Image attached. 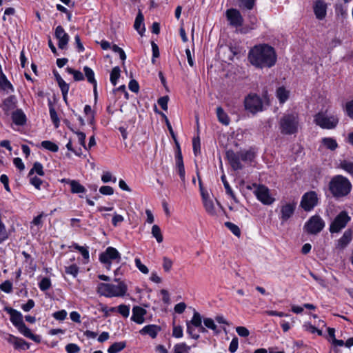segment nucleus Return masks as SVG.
<instances>
[{"instance_id": "obj_1", "label": "nucleus", "mask_w": 353, "mask_h": 353, "mask_svg": "<svg viewBox=\"0 0 353 353\" xmlns=\"http://www.w3.org/2000/svg\"><path fill=\"white\" fill-rule=\"evenodd\" d=\"M248 59L251 64L256 68H271L276 63V55L272 47L261 44L255 46L250 50Z\"/></svg>"}, {"instance_id": "obj_2", "label": "nucleus", "mask_w": 353, "mask_h": 353, "mask_svg": "<svg viewBox=\"0 0 353 353\" xmlns=\"http://www.w3.org/2000/svg\"><path fill=\"white\" fill-rule=\"evenodd\" d=\"M329 190L336 199L345 197L350 193L352 183L347 178L342 175H336L329 183Z\"/></svg>"}, {"instance_id": "obj_3", "label": "nucleus", "mask_w": 353, "mask_h": 353, "mask_svg": "<svg viewBox=\"0 0 353 353\" xmlns=\"http://www.w3.org/2000/svg\"><path fill=\"white\" fill-rule=\"evenodd\" d=\"M226 157L232 169L239 170L243 168L241 161L245 163L251 162L254 158V153L251 150H241L234 152L233 150H229L226 152Z\"/></svg>"}, {"instance_id": "obj_4", "label": "nucleus", "mask_w": 353, "mask_h": 353, "mask_svg": "<svg viewBox=\"0 0 353 353\" xmlns=\"http://www.w3.org/2000/svg\"><path fill=\"white\" fill-rule=\"evenodd\" d=\"M279 124L281 134L285 135L295 134L298 132L299 125V115L295 112L284 114Z\"/></svg>"}, {"instance_id": "obj_5", "label": "nucleus", "mask_w": 353, "mask_h": 353, "mask_svg": "<svg viewBox=\"0 0 353 353\" xmlns=\"http://www.w3.org/2000/svg\"><path fill=\"white\" fill-rule=\"evenodd\" d=\"M97 293L105 297L123 296L127 292V286L123 282L118 285L100 283L98 284Z\"/></svg>"}, {"instance_id": "obj_6", "label": "nucleus", "mask_w": 353, "mask_h": 353, "mask_svg": "<svg viewBox=\"0 0 353 353\" xmlns=\"http://www.w3.org/2000/svg\"><path fill=\"white\" fill-rule=\"evenodd\" d=\"M339 118L335 114H328L327 112H320L314 117V122L323 129H334L339 123Z\"/></svg>"}, {"instance_id": "obj_7", "label": "nucleus", "mask_w": 353, "mask_h": 353, "mask_svg": "<svg viewBox=\"0 0 353 353\" xmlns=\"http://www.w3.org/2000/svg\"><path fill=\"white\" fill-rule=\"evenodd\" d=\"M263 101L261 98L256 94L250 93L245 97V109L250 113L255 114L263 110Z\"/></svg>"}, {"instance_id": "obj_8", "label": "nucleus", "mask_w": 353, "mask_h": 353, "mask_svg": "<svg viewBox=\"0 0 353 353\" xmlns=\"http://www.w3.org/2000/svg\"><path fill=\"white\" fill-rule=\"evenodd\" d=\"M325 227V222L319 215L311 216L305 223L304 228L308 234H316Z\"/></svg>"}, {"instance_id": "obj_9", "label": "nucleus", "mask_w": 353, "mask_h": 353, "mask_svg": "<svg viewBox=\"0 0 353 353\" xmlns=\"http://www.w3.org/2000/svg\"><path fill=\"white\" fill-rule=\"evenodd\" d=\"M197 176L199 177V188H200L201 194L202 196V200H203L205 210L210 215L213 216H216V208L214 205V201L210 196L209 194L206 191L204 190L203 185H202V181L199 175V172H197Z\"/></svg>"}, {"instance_id": "obj_10", "label": "nucleus", "mask_w": 353, "mask_h": 353, "mask_svg": "<svg viewBox=\"0 0 353 353\" xmlns=\"http://www.w3.org/2000/svg\"><path fill=\"white\" fill-rule=\"evenodd\" d=\"M121 254L118 250L113 247H108L104 252L99 256V260L102 263L107 264L109 269L111 265V261H121Z\"/></svg>"}, {"instance_id": "obj_11", "label": "nucleus", "mask_w": 353, "mask_h": 353, "mask_svg": "<svg viewBox=\"0 0 353 353\" xmlns=\"http://www.w3.org/2000/svg\"><path fill=\"white\" fill-rule=\"evenodd\" d=\"M350 220V217L345 211L341 212L331 223L330 227V232H339L346 226Z\"/></svg>"}, {"instance_id": "obj_12", "label": "nucleus", "mask_w": 353, "mask_h": 353, "mask_svg": "<svg viewBox=\"0 0 353 353\" xmlns=\"http://www.w3.org/2000/svg\"><path fill=\"white\" fill-rule=\"evenodd\" d=\"M318 200L316 192L310 191L303 195L300 205L305 211L309 212L317 205Z\"/></svg>"}, {"instance_id": "obj_13", "label": "nucleus", "mask_w": 353, "mask_h": 353, "mask_svg": "<svg viewBox=\"0 0 353 353\" xmlns=\"http://www.w3.org/2000/svg\"><path fill=\"white\" fill-rule=\"evenodd\" d=\"M254 194L258 200L265 205H270L274 201V199L270 194L268 188L265 185H259Z\"/></svg>"}, {"instance_id": "obj_14", "label": "nucleus", "mask_w": 353, "mask_h": 353, "mask_svg": "<svg viewBox=\"0 0 353 353\" xmlns=\"http://www.w3.org/2000/svg\"><path fill=\"white\" fill-rule=\"evenodd\" d=\"M226 17L230 23L233 26L238 27L243 24V19L240 12L236 9H228L226 11Z\"/></svg>"}, {"instance_id": "obj_15", "label": "nucleus", "mask_w": 353, "mask_h": 353, "mask_svg": "<svg viewBox=\"0 0 353 353\" xmlns=\"http://www.w3.org/2000/svg\"><path fill=\"white\" fill-rule=\"evenodd\" d=\"M296 203H286L281 207V219L283 222L287 221L294 213Z\"/></svg>"}, {"instance_id": "obj_16", "label": "nucleus", "mask_w": 353, "mask_h": 353, "mask_svg": "<svg viewBox=\"0 0 353 353\" xmlns=\"http://www.w3.org/2000/svg\"><path fill=\"white\" fill-rule=\"evenodd\" d=\"M55 37L58 39V46L60 49H65L68 43L70 37L65 32L61 26H58L55 29Z\"/></svg>"}, {"instance_id": "obj_17", "label": "nucleus", "mask_w": 353, "mask_h": 353, "mask_svg": "<svg viewBox=\"0 0 353 353\" xmlns=\"http://www.w3.org/2000/svg\"><path fill=\"white\" fill-rule=\"evenodd\" d=\"M17 99L14 95H10L5 99L0 105V108L4 111L5 114H9L10 111L15 109L17 107Z\"/></svg>"}, {"instance_id": "obj_18", "label": "nucleus", "mask_w": 353, "mask_h": 353, "mask_svg": "<svg viewBox=\"0 0 353 353\" xmlns=\"http://www.w3.org/2000/svg\"><path fill=\"white\" fill-rule=\"evenodd\" d=\"M146 313L147 312L144 308L140 306H134L131 320L138 324H142L145 321L144 316Z\"/></svg>"}, {"instance_id": "obj_19", "label": "nucleus", "mask_w": 353, "mask_h": 353, "mask_svg": "<svg viewBox=\"0 0 353 353\" xmlns=\"http://www.w3.org/2000/svg\"><path fill=\"white\" fill-rule=\"evenodd\" d=\"M314 12L318 19H323L325 17L327 12L326 3L322 0L316 1L314 6Z\"/></svg>"}, {"instance_id": "obj_20", "label": "nucleus", "mask_w": 353, "mask_h": 353, "mask_svg": "<svg viewBox=\"0 0 353 353\" xmlns=\"http://www.w3.org/2000/svg\"><path fill=\"white\" fill-rule=\"evenodd\" d=\"M5 310L10 315V321L16 327L24 323L23 316L19 311L11 307H6Z\"/></svg>"}, {"instance_id": "obj_21", "label": "nucleus", "mask_w": 353, "mask_h": 353, "mask_svg": "<svg viewBox=\"0 0 353 353\" xmlns=\"http://www.w3.org/2000/svg\"><path fill=\"white\" fill-rule=\"evenodd\" d=\"M19 332L22 334L24 336L30 339L34 342L39 343L41 341V337L38 335H34L32 333L31 330L24 323L17 327Z\"/></svg>"}, {"instance_id": "obj_22", "label": "nucleus", "mask_w": 353, "mask_h": 353, "mask_svg": "<svg viewBox=\"0 0 353 353\" xmlns=\"http://www.w3.org/2000/svg\"><path fill=\"white\" fill-rule=\"evenodd\" d=\"M0 89L3 91H6L7 93L13 92L14 90L13 85L8 80L6 76L2 72V70L1 68H0Z\"/></svg>"}, {"instance_id": "obj_23", "label": "nucleus", "mask_w": 353, "mask_h": 353, "mask_svg": "<svg viewBox=\"0 0 353 353\" xmlns=\"http://www.w3.org/2000/svg\"><path fill=\"white\" fill-rule=\"evenodd\" d=\"M191 323L198 329L197 333H205L208 332L206 328L202 325V318L201 314L195 310L194 312Z\"/></svg>"}, {"instance_id": "obj_24", "label": "nucleus", "mask_w": 353, "mask_h": 353, "mask_svg": "<svg viewBox=\"0 0 353 353\" xmlns=\"http://www.w3.org/2000/svg\"><path fill=\"white\" fill-rule=\"evenodd\" d=\"M12 119L14 123L17 125H23L26 122V116L21 109L12 112Z\"/></svg>"}, {"instance_id": "obj_25", "label": "nucleus", "mask_w": 353, "mask_h": 353, "mask_svg": "<svg viewBox=\"0 0 353 353\" xmlns=\"http://www.w3.org/2000/svg\"><path fill=\"white\" fill-rule=\"evenodd\" d=\"M352 231L350 230H346L343 236L338 240L336 248L343 249L345 248L352 241Z\"/></svg>"}, {"instance_id": "obj_26", "label": "nucleus", "mask_w": 353, "mask_h": 353, "mask_svg": "<svg viewBox=\"0 0 353 353\" xmlns=\"http://www.w3.org/2000/svg\"><path fill=\"white\" fill-rule=\"evenodd\" d=\"M160 327L156 325H148L143 327L139 332L141 334H148L154 339L157 336V333L160 331Z\"/></svg>"}, {"instance_id": "obj_27", "label": "nucleus", "mask_w": 353, "mask_h": 353, "mask_svg": "<svg viewBox=\"0 0 353 353\" xmlns=\"http://www.w3.org/2000/svg\"><path fill=\"white\" fill-rule=\"evenodd\" d=\"M143 20V15L139 10L135 19L134 28L141 35L143 34V32L145 30L144 27Z\"/></svg>"}, {"instance_id": "obj_28", "label": "nucleus", "mask_w": 353, "mask_h": 353, "mask_svg": "<svg viewBox=\"0 0 353 353\" xmlns=\"http://www.w3.org/2000/svg\"><path fill=\"white\" fill-rule=\"evenodd\" d=\"M216 116L219 121L223 125H228L230 124V119L228 115L220 106L216 108Z\"/></svg>"}, {"instance_id": "obj_29", "label": "nucleus", "mask_w": 353, "mask_h": 353, "mask_svg": "<svg viewBox=\"0 0 353 353\" xmlns=\"http://www.w3.org/2000/svg\"><path fill=\"white\" fill-rule=\"evenodd\" d=\"M68 183L70 185L72 193H84L86 190L85 187L81 185L77 181H68Z\"/></svg>"}, {"instance_id": "obj_30", "label": "nucleus", "mask_w": 353, "mask_h": 353, "mask_svg": "<svg viewBox=\"0 0 353 353\" xmlns=\"http://www.w3.org/2000/svg\"><path fill=\"white\" fill-rule=\"evenodd\" d=\"M276 97L281 103H285L289 97V91L284 87H279L276 90Z\"/></svg>"}, {"instance_id": "obj_31", "label": "nucleus", "mask_w": 353, "mask_h": 353, "mask_svg": "<svg viewBox=\"0 0 353 353\" xmlns=\"http://www.w3.org/2000/svg\"><path fill=\"white\" fill-rule=\"evenodd\" d=\"M65 123H66V125H68V127L74 132L75 133L77 136H78V141H79V143L81 145H82L85 150H88V148L86 147V145H85V134L84 132H79V131H74L70 126V123L67 121H65Z\"/></svg>"}, {"instance_id": "obj_32", "label": "nucleus", "mask_w": 353, "mask_h": 353, "mask_svg": "<svg viewBox=\"0 0 353 353\" xmlns=\"http://www.w3.org/2000/svg\"><path fill=\"white\" fill-rule=\"evenodd\" d=\"M191 322L192 319L186 321L187 333L191 338L197 340L199 338V334L196 332V327Z\"/></svg>"}, {"instance_id": "obj_33", "label": "nucleus", "mask_w": 353, "mask_h": 353, "mask_svg": "<svg viewBox=\"0 0 353 353\" xmlns=\"http://www.w3.org/2000/svg\"><path fill=\"white\" fill-rule=\"evenodd\" d=\"M126 346L125 342H115L108 349V353H117L123 350Z\"/></svg>"}, {"instance_id": "obj_34", "label": "nucleus", "mask_w": 353, "mask_h": 353, "mask_svg": "<svg viewBox=\"0 0 353 353\" xmlns=\"http://www.w3.org/2000/svg\"><path fill=\"white\" fill-rule=\"evenodd\" d=\"M221 181L223 183V185H224V188L225 189V191H226V193L230 195L231 196V198L236 203L237 202V199L235 196V194H234L231 187L230 186L228 182L226 180V177L225 176V174H223L221 176Z\"/></svg>"}, {"instance_id": "obj_35", "label": "nucleus", "mask_w": 353, "mask_h": 353, "mask_svg": "<svg viewBox=\"0 0 353 353\" xmlns=\"http://www.w3.org/2000/svg\"><path fill=\"white\" fill-rule=\"evenodd\" d=\"M83 72L89 83H92V85L97 83V81L95 80L94 78V71L90 68L85 66L83 68Z\"/></svg>"}, {"instance_id": "obj_36", "label": "nucleus", "mask_w": 353, "mask_h": 353, "mask_svg": "<svg viewBox=\"0 0 353 353\" xmlns=\"http://www.w3.org/2000/svg\"><path fill=\"white\" fill-rule=\"evenodd\" d=\"M339 168L353 176V162L343 160L340 162Z\"/></svg>"}, {"instance_id": "obj_37", "label": "nucleus", "mask_w": 353, "mask_h": 353, "mask_svg": "<svg viewBox=\"0 0 353 353\" xmlns=\"http://www.w3.org/2000/svg\"><path fill=\"white\" fill-rule=\"evenodd\" d=\"M151 233L152 236L156 239L158 243H161L163 240V237L161 233V230L159 225H154L152 228Z\"/></svg>"}, {"instance_id": "obj_38", "label": "nucleus", "mask_w": 353, "mask_h": 353, "mask_svg": "<svg viewBox=\"0 0 353 353\" xmlns=\"http://www.w3.org/2000/svg\"><path fill=\"white\" fill-rule=\"evenodd\" d=\"M322 143L331 150H334L338 146L336 141L332 138H323Z\"/></svg>"}, {"instance_id": "obj_39", "label": "nucleus", "mask_w": 353, "mask_h": 353, "mask_svg": "<svg viewBox=\"0 0 353 353\" xmlns=\"http://www.w3.org/2000/svg\"><path fill=\"white\" fill-rule=\"evenodd\" d=\"M41 145L43 148L50 152H56L59 150L58 145L50 141H43Z\"/></svg>"}, {"instance_id": "obj_40", "label": "nucleus", "mask_w": 353, "mask_h": 353, "mask_svg": "<svg viewBox=\"0 0 353 353\" xmlns=\"http://www.w3.org/2000/svg\"><path fill=\"white\" fill-rule=\"evenodd\" d=\"M34 172H36L39 176H43L44 172H43V168L41 163L39 162H35L33 164L32 168L29 172V175L33 174Z\"/></svg>"}, {"instance_id": "obj_41", "label": "nucleus", "mask_w": 353, "mask_h": 353, "mask_svg": "<svg viewBox=\"0 0 353 353\" xmlns=\"http://www.w3.org/2000/svg\"><path fill=\"white\" fill-rule=\"evenodd\" d=\"M190 347L185 343H178L174 347V353H189Z\"/></svg>"}, {"instance_id": "obj_42", "label": "nucleus", "mask_w": 353, "mask_h": 353, "mask_svg": "<svg viewBox=\"0 0 353 353\" xmlns=\"http://www.w3.org/2000/svg\"><path fill=\"white\" fill-rule=\"evenodd\" d=\"M66 71L69 74L73 75L74 81H82L84 79V76H83V73L79 70H76L72 68L68 67L66 68Z\"/></svg>"}, {"instance_id": "obj_43", "label": "nucleus", "mask_w": 353, "mask_h": 353, "mask_svg": "<svg viewBox=\"0 0 353 353\" xmlns=\"http://www.w3.org/2000/svg\"><path fill=\"white\" fill-rule=\"evenodd\" d=\"M203 323L206 327L213 330L216 334H218L219 332V330H217V326L214 323V321L212 319L205 318L203 319Z\"/></svg>"}, {"instance_id": "obj_44", "label": "nucleus", "mask_w": 353, "mask_h": 353, "mask_svg": "<svg viewBox=\"0 0 353 353\" xmlns=\"http://www.w3.org/2000/svg\"><path fill=\"white\" fill-rule=\"evenodd\" d=\"M120 68L119 67H114L112 68L110 73V81L113 85H116L117 79L120 77Z\"/></svg>"}, {"instance_id": "obj_45", "label": "nucleus", "mask_w": 353, "mask_h": 353, "mask_svg": "<svg viewBox=\"0 0 353 353\" xmlns=\"http://www.w3.org/2000/svg\"><path fill=\"white\" fill-rule=\"evenodd\" d=\"M73 247L74 249L77 250L83 256V259L87 261V262L89 260V252L87 248L83 246H80L77 243H74L73 245Z\"/></svg>"}, {"instance_id": "obj_46", "label": "nucleus", "mask_w": 353, "mask_h": 353, "mask_svg": "<svg viewBox=\"0 0 353 353\" xmlns=\"http://www.w3.org/2000/svg\"><path fill=\"white\" fill-rule=\"evenodd\" d=\"M239 2V6L241 8H244L247 10L253 9L255 5V0H238Z\"/></svg>"}, {"instance_id": "obj_47", "label": "nucleus", "mask_w": 353, "mask_h": 353, "mask_svg": "<svg viewBox=\"0 0 353 353\" xmlns=\"http://www.w3.org/2000/svg\"><path fill=\"white\" fill-rule=\"evenodd\" d=\"M225 225L236 236H239L241 235V230L239 228L233 223L231 222H225Z\"/></svg>"}, {"instance_id": "obj_48", "label": "nucleus", "mask_w": 353, "mask_h": 353, "mask_svg": "<svg viewBox=\"0 0 353 353\" xmlns=\"http://www.w3.org/2000/svg\"><path fill=\"white\" fill-rule=\"evenodd\" d=\"M58 85H59V88L61 89V93H62V95H63V99L64 101H66V100H67V95H68V91H69V88H70L69 84L67 83L64 81L63 82H61Z\"/></svg>"}, {"instance_id": "obj_49", "label": "nucleus", "mask_w": 353, "mask_h": 353, "mask_svg": "<svg viewBox=\"0 0 353 353\" xmlns=\"http://www.w3.org/2000/svg\"><path fill=\"white\" fill-rule=\"evenodd\" d=\"M39 288L42 291H46L48 290L51 286V281L49 278L44 277L41 279L40 283H39Z\"/></svg>"}, {"instance_id": "obj_50", "label": "nucleus", "mask_w": 353, "mask_h": 353, "mask_svg": "<svg viewBox=\"0 0 353 353\" xmlns=\"http://www.w3.org/2000/svg\"><path fill=\"white\" fill-rule=\"evenodd\" d=\"M134 263H135L136 267L139 269V270L141 272H142L144 274H148V272H149L148 268L141 263L140 259L136 258L134 259Z\"/></svg>"}, {"instance_id": "obj_51", "label": "nucleus", "mask_w": 353, "mask_h": 353, "mask_svg": "<svg viewBox=\"0 0 353 353\" xmlns=\"http://www.w3.org/2000/svg\"><path fill=\"white\" fill-rule=\"evenodd\" d=\"M0 290L6 293H10L12 290V283L7 280L0 285Z\"/></svg>"}, {"instance_id": "obj_52", "label": "nucleus", "mask_w": 353, "mask_h": 353, "mask_svg": "<svg viewBox=\"0 0 353 353\" xmlns=\"http://www.w3.org/2000/svg\"><path fill=\"white\" fill-rule=\"evenodd\" d=\"M193 152L195 156H197L201 151V143L199 137H194L192 140Z\"/></svg>"}, {"instance_id": "obj_53", "label": "nucleus", "mask_w": 353, "mask_h": 353, "mask_svg": "<svg viewBox=\"0 0 353 353\" xmlns=\"http://www.w3.org/2000/svg\"><path fill=\"white\" fill-rule=\"evenodd\" d=\"M50 118L54 124L56 128H58L59 123V119L58 118L57 114L53 107L50 108Z\"/></svg>"}, {"instance_id": "obj_54", "label": "nucleus", "mask_w": 353, "mask_h": 353, "mask_svg": "<svg viewBox=\"0 0 353 353\" xmlns=\"http://www.w3.org/2000/svg\"><path fill=\"white\" fill-rule=\"evenodd\" d=\"M65 272L76 277L79 272V268L76 265H71L68 267H65Z\"/></svg>"}, {"instance_id": "obj_55", "label": "nucleus", "mask_w": 353, "mask_h": 353, "mask_svg": "<svg viewBox=\"0 0 353 353\" xmlns=\"http://www.w3.org/2000/svg\"><path fill=\"white\" fill-rule=\"evenodd\" d=\"M117 310L124 317H128L130 314V307L128 305H120Z\"/></svg>"}, {"instance_id": "obj_56", "label": "nucleus", "mask_w": 353, "mask_h": 353, "mask_svg": "<svg viewBox=\"0 0 353 353\" xmlns=\"http://www.w3.org/2000/svg\"><path fill=\"white\" fill-rule=\"evenodd\" d=\"M52 316L57 320L63 321L67 316V312L64 310H61L53 313Z\"/></svg>"}, {"instance_id": "obj_57", "label": "nucleus", "mask_w": 353, "mask_h": 353, "mask_svg": "<svg viewBox=\"0 0 353 353\" xmlns=\"http://www.w3.org/2000/svg\"><path fill=\"white\" fill-rule=\"evenodd\" d=\"M65 350L68 353H77L80 351V347L74 343H69L65 346Z\"/></svg>"}, {"instance_id": "obj_58", "label": "nucleus", "mask_w": 353, "mask_h": 353, "mask_svg": "<svg viewBox=\"0 0 353 353\" xmlns=\"http://www.w3.org/2000/svg\"><path fill=\"white\" fill-rule=\"evenodd\" d=\"M172 336L175 338H181L183 336V328L181 325L173 326Z\"/></svg>"}, {"instance_id": "obj_59", "label": "nucleus", "mask_w": 353, "mask_h": 353, "mask_svg": "<svg viewBox=\"0 0 353 353\" xmlns=\"http://www.w3.org/2000/svg\"><path fill=\"white\" fill-rule=\"evenodd\" d=\"M172 267V261L164 256L163 259V268L165 272H169Z\"/></svg>"}, {"instance_id": "obj_60", "label": "nucleus", "mask_w": 353, "mask_h": 353, "mask_svg": "<svg viewBox=\"0 0 353 353\" xmlns=\"http://www.w3.org/2000/svg\"><path fill=\"white\" fill-rule=\"evenodd\" d=\"M99 192L103 195H112L114 193V189L110 186L104 185L99 188Z\"/></svg>"}, {"instance_id": "obj_61", "label": "nucleus", "mask_w": 353, "mask_h": 353, "mask_svg": "<svg viewBox=\"0 0 353 353\" xmlns=\"http://www.w3.org/2000/svg\"><path fill=\"white\" fill-rule=\"evenodd\" d=\"M30 182L37 190L41 189V185L43 183V181L37 176L32 177L30 179Z\"/></svg>"}, {"instance_id": "obj_62", "label": "nucleus", "mask_w": 353, "mask_h": 353, "mask_svg": "<svg viewBox=\"0 0 353 353\" xmlns=\"http://www.w3.org/2000/svg\"><path fill=\"white\" fill-rule=\"evenodd\" d=\"M168 100L169 98L168 96L162 97L158 99V104L161 107L163 110H167Z\"/></svg>"}, {"instance_id": "obj_63", "label": "nucleus", "mask_w": 353, "mask_h": 353, "mask_svg": "<svg viewBox=\"0 0 353 353\" xmlns=\"http://www.w3.org/2000/svg\"><path fill=\"white\" fill-rule=\"evenodd\" d=\"M237 334L242 337H247L250 334L249 330L243 326H239L236 328Z\"/></svg>"}, {"instance_id": "obj_64", "label": "nucleus", "mask_w": 353, "mask_h": 353, "mask_svg": "<svg viewBox=\"0 0 353 353\" xmlns=\"http://www.w3.org/2000/svg\"><path fill=\"white\" fill-rule=\"evenodd\" d=\"M345 108L347 115L353 119V100L347 102Z\"/></svg>"}]
</instances>
